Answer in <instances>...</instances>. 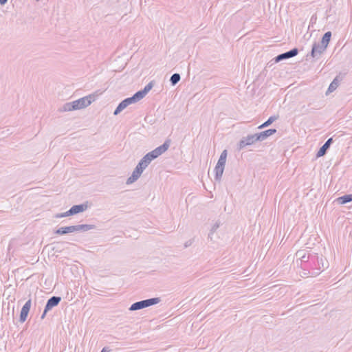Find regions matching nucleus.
<instances>
[{
    "instance_id": "1",
    "label": "nucleus",
    "mask_w": 352,
    "mask_h": 352,
    "mask_svg": "<svg viewBox=\"0 0 352 352\" xmlns=\"http://www.w3.org/2000/svg\"><path fill=\"white\" fill-rule=\"evenodd\" d=\"M160 301H161V299H160V298H158V297L138 301L136 302L133 303L131 305L129 310L130 311L140 310V309L146 308L150 306L156 305V304L159 303Z\"/></svg>"
},
{
    "instance_id": "2",
    "label": "nucleus",
    "mask_w": 352,
    "mask_h": 352,
    "mask_svg": "<svg viewBox=\"0 0 352 352\" xmlns=\"http://www.w3.org/2000/svg\"><path fill=\"white\" fill-rule=\"evenodd\" d=\"M256 142H260V139L258 133L248 135L246 137H243L238 143V149L241 150L247 146H250L256 143Z\"/></svg>"
},
{
    "instance_id": "3",
    "label": "nucleus",
    "mask_w": 352,
    "mask_h": 352,
    "mask_svg": "<svg viewBox=\"0 0 352 352\" xmlns=\"http://www.w3.org/2000/svg\"><path fill=\"white\" fill-rule=\"evenodd\" d=\"M94 100V96L89 95L88 96L82 97L78 100L72 102V104L75 105V109H81L90 105Z\"/></svg>"
},
{
    "instance_id": "4",
    "label": "nucleus",
    "mask_w": 352,
    "mask_h": 352,
    "mask_svg": "<svg viewBox=\"0 0 352 352\" xmlns=\"http://www.w3.org/2000/svg\"><path fill=\"white\" fill-rule=\"evenodd\" d=\"M226 162V158L223 157H219L217 164L214 168L215 171V180L220 182L223 173L225 165Z\"/></svg>"
},
{
    "instance_id": "5",
    "label": "nucleus",
    "mask_w": 352,
    "mask_h": 352,
    "mask_svg": "<svg viewBox=\"0 0 352 352\" xmlns=\"http://www.w3.org/2000/svg\"><path fill=\"white\" fill-rule=\"evenodd\" d=\"M298 50L294 47L286 52L282 53L276 56L274 58L276 63H278L283 60L288 59L296 56L298 54Z\"/></svg>"
},
{
    "instance_id": "6",
    "label": "nucleus",
    "mask_w": 352,
    "mask_h": 352,
    "mask_svg": "<svg viewBox=\"0 0 352 352\" xmlns=\"http://www.w3.org/2000/svg\"><path fill=\"white\" fill-rule=\"evenodd\" d=\"M323 45L320 43H314L312 45L310 56L314 58L318 59L320 55L326 50L327 48H323Z\"/></svg>"
},
{
    "instance_id": "7",
    "label": "nucleus",
    "mask_w": 352,
    "mask_h": 352,
    "mask_svg": "<svg viewBox=\"0 0 352 352\" xmlns=\"http://www.w3.org/2000/svg\"><path fill=\"white\" fill-rule=\"evenodd\" d=\"M31 305H32V300L29 299L25 303V305L23 306L22 309L21 310V313H20V317H19L20 322L23 323L26 320L28 314H29V311L31 308Z\"/></svg>"
},
{
    "instance_id": "8",
    "label": "nucleus",
    "mask_w": 352,
    "mask_h": 352,
    "mask_svg": "<svg viewBox=\"0 0 352 352\" xmlns=\"http://www.w3.org/2000/svg\"><path fill=\"white\" fill-rule=\"evenodd\" d=\"M333 142V138H329L325 142V143L318 151V152L316 153V157H320L324 156L327 153L328 149L331 146Z\"/></svg>"
},
{
    "instance_id": "9",
    "label": "nucleus",
    "mask_w": 352,
    "mask_h": 352,
    "mask_svg": "<svg viewBox=\"0 0 352 352\" xmlns=\"http://www.w3.org/2000/svg\"><path fill=\"white\" fill-rule=\"evenodd\" d=\"M61 301V298L60 296H52L50 298L47 303L45 305V311H50L54 307H56L59 302Z\"/></svg>"
},
{
    "instance_id": "10",
    "label": "nucleus",
    "mask_w": 352,
    "mask_h": 352,
    "mask_svg": "<svg viewBox=\"0 0 352 352\" xmlns=\"http://www.w3.org/2000/svg\"><path fill=\"white\" fill-rule=\"evenodd\" d=\"M170 140H166L164 142L163 144H162L161 146L157 147L156 148H155L153 151L156 154V155L157 157H159L160 155H161L162 154L165 153L168 149V148L170 146Z\"/></svg>"
},
{
    "instance_id": "11",
    "label": "nucleus",
    "mask_w": 352,
    "mask_h": 352,
    "mask_svg": "<svg viewBox=\"0 0 352 352\" xmlns=\"http://www.w3.org/2000/svg\"><path fill=\"white\" fill-rule=\"evenodd\" d=\"M76 232L75 226L60 227L58 229L56 230L54 233L58 235H63L71 232Z\"/></svg>"
},
{
    "instance_id": "12",
    "label": "nucleus",
    "mask_w": 352,
    "mask_h": 352,
    "mask_svg": "<svg viewBox=\"0 0 352 352\" xmlns=\"http://www.w3.org/2000/svg\"><path fill=\"white\" fill-rule=\"evenodd\" d=\"M88 208L87 202L79 205H74L73 206L70 210L71 212H72V214H76L80 212H82L85 211Z\"/></svg>"
},
{
    "instance_id": "13",
    "label": "nucleus",
    "mask_w": 352,
    "mask_h": 352,
    "mask_svg": "<svg viewBox=\"0 0 352 352\" xmlns=\"http://www.w3.org/2000/svg\"><path fill=\"white\" fill-rule=\"evenodd\" d=\"M277 132V130L276 129H270L265 131H263L262 132L258 133L260 142H262L265 140H266L268 137L270 135H274Z\"/></svg>"
},
{
    "instance_id": "14",
    "label": "nucleus",
    "mask_w": 352,
    "mask_h": 352,
    "mask_svg": "<svg viewBox=\"0 0 352 352\" xmlns=\"http://www.w3.org/2000/svg\"><path fill=\"white\" fill-rule=\"evenodd\" d=\"M342 80V78H340L339 76H337L333 81L331 82L330 85L329 86V88L327 89V91L326 94H328L329 93H331L333 91H335L337 87H338L340 82Z\"/></svg>"
},
{
    "instance_id": "15",
    "label": "nucleus",
    "mask_w": 352,
    "mask_h": 352,
    "mask_svg": "<svg viewBox=\"0 0 352 352\" xmlns=\"http://www.w3.org/2000/svg\"><path fill=\"white\" fill-rule=\"evenodd\" d=\"M279 118L278 115H274L270 116L265 122L258 126V129H261L271 125L274 121L278 120Z\"/></svg>"
},
{
    "instance_id": "16",
    "label": "nucleus",
    "mask_w": 352,
    "mask_h": 352,
    "mask_svg": "<svg viewBox=\"0 0 352 352\" xmlns=\"http://www.w3.org/2000/svg\"><path fill=\"white\" fill-rule=\"evenodd\" d=\"M331 38V32L328 31L324 34L320 41V44L323 45V48H327Z\"/></svg>"
},
{
    "instance_id": "17",
    "label": "nucleus",
    "mask_w": 352,
    "mask_h": 352,
    "mask_svg": "<svg viewBox=\"0 0 352 352\" xmlns=\"http://www.w3.org/2000/svg\"><path fill=\"white\" fill-rule=\"evenodd\" d=\"M76 232L78 231H83L87 232L88 230L95 229L96 226L91 225V224H80V225H75Z\"/></svg>"
},
{
    "instance_id": "18",
    "label": "nucleus",
    "mask_w": 352,
    "mask_h": 352,
    "mask_svg": "<svg viewBox=\"0 0 352 352\" xmlns=\"http://www.w3.org/2000/svg\"><path fill=\"white\" fill-rule=\"evenodd\" d=\"M142 173L138 170L134 169L132 175L127 179L126 184H130L135 182L140 176Z\"/></svg>"
},
{
    "instance_id": "19",
    "label": "nucleus",
    "mask_w": 352,
    "mask_h": 352,
    "mask_svg": "<svg viewBox=\"0 0 352 352\" xmlns=\"http://www.w3.org/2000/svg\"><path fill=\"white\" fill-rule=\"evenodd\" d=\"M338 202L340 204H345L352 201V194L344 195L337 199Z\"/></svg>"
},
{
    "instance_id": "20",
    "label": "nucleus",
    "mask_w": 352,
    "mask_h": 352,
    "mask_svg": "<svg viewBox=\"0 0 352 352\" xmlns=\"http://www.w3.org/2000/svg\"><path fill=\"white\" fill-rule=\"evenodd\" d=\"M73 110H76V109H75V105L74 104H72V102H67V103L64 104L63 106L59 109V111L61 112L70 111H73Z\"/></svg>"
},
{
    "instance_id": "21",
    "label": "nucleus",
    "mask_w": 352,
    "mask_h": 352,
    "mask_svg": "<svg viewBox=\"0 0 352 352\" xmlns=\"http://www.w3.org/2000/svg\"><path fill=\"white\" fill-rule=\"evenodd\" d=\"M128 105H126V102L123 100L122 102L119 103L116 109L113 112L114 116L118 115L122 111H123L125 108H126Z\"/></svg>"
},
{
    "instance_id": "22",
    "label": "nucleus",
    "mask_w": 352,
    "mask_h": 352,
    "mask_svg": "<svg viewBox=\"0 0 352 352\" xmlns=\"http://www.w3.org/2000/svg\"><path fill=\"white\" fill-rule=\"evenodd\" d=\"M181 79L180 74L178 73L173 74L170 78V82L172 86L177 85Z\"/></svg>"
},
{
    "instance_id": "23",
    "label": "nucleus",
    "mask_w": 352,
    "mask_h": 352,
    "mask_svg": "<svg viewBox=\"0 0 352 352\" xmlns=\"http://www.w3.org/2000/svg\"><path fill=\"white\" fill-rule=\"evenodd\" d=\"M145 96L146 94L142 90H140L133 95L136 102L142 100Z\"/></svg>"
},
{
    "instance_id": "24",
    "label": "nucleus",
    "mask_w": 352,
    "mask_h": 352,
    "mask_svg": "<svg viewBox=\"0 0 352 352\" xmlns=\"http://www.w3.org/2000/svg\"><path fill=\"white\" fill-rule=\"evenodd\" d=\"M296 256H299L302 262L307 261L309 256H306L305 250H299L296 252Z\"/></svg>"
},
{
    "instance_id": "25",
    "label": "nucleus",
    "mask_w": 352,
    "mask_h": 352,
    "mask_svg": "<svg viewBox=\"0 0 352 352\" xmlns=\"http://www.w3.org/2000/svg\"><path fill=\"white\" fill-rule=\"evenodd\" d=\"M144 157H146V159H148V161L151 162L152 160L157 158L158 157L156 155V154L154 153L153 151H151L146 153Z\"/></svg>"
},
{
    "instance_id": "26",
    "label": "nucleus",
    "mask_w": 352,
    "mask_h": 352,
    "mask_svg": "<svg viewBox=\"0 0 352 352\" xmlns=\"http://www.w3.org/2000/svg\"><path fill=\"white\" fill-rule=\"evenodd\" d=\"M139 163H142V165L143 167H144L145 168L148 166V164L151 163L150 161H148V159H146V157H143L140 161L139 162Z\"/></svg>"
},
{
    "instance_id": "27",
    "label": "nucleus",
    "mask_w": 352,
    "mask_h": 352,
    "mask_svg": "<svg viewBox=\"0 0 352 352\" xmlns=\"http://www.w3.org/2000/svg\"><path fill=\"white\" fill-rule=\"evenodd\" d=\"M63 244V243H60V242H56V243H54L53 245V248H52V250H54L56 252H60V246L61 245Z\"/></svg>"
},
{
    "instance_id": "28",
    "label": "nucleus",
    "mask_w": 352,
    "mask_h": 352,
    "mask_svg": "<svg viewBox=\"0 0 352 352\" xmlns=\"http://www.w3.org/2000/svg\"><path fill=\"white\" fill-rule=\"evenodd\" d=\"M153 87V83L151 82L148 84H147L143 89H142L144 93L146 95L147 93L152 89Z\"/></svg>"
},
{
    "instance_id": "29",
    "label": "nucleus",
    "mask_w": 352,
    "mask_h": 352,
    "mask_svg": "<svg viewBox=\"0 0 352 352\" xmlns=\"http://www.w3.org/2000/svg\"><path fill=\"white\" fill-rule=\"evenodd\" d=\"M124 101L126 102V105H128V106L129 104L136 102L133 96L131 97L125 98Z\"/></svg>"
},
{
    "instance_id": "30",
    "label": "nucleus",
    "mask_w": 352,
    "mask_h": 352,
    "mask_svg": "<svg viewBox=\"0 0 352 352\" xmlns=\"http://www.w3.org/2000/svg\"><path fill=\"white\" fill-rule=\"evenodd\" d=\"M135 169L142 173L145 168L142 166V163H138Z\"/></svg>"
},
{
    "instance_id": "31",
    "label": "nucleus",
    "mask_w": 352,
    "mask_h": 352,
    "mask_svg": "<svg viewBox=\"0 0 352 352\" xmlns=\"http://www.w3.org/2000/svg\"><path fill=\"white\" fill-rule=\"evenodd\" d=\"M219 227V223H216L212 228L211 230H210V234H212L214 233L216 230Z\"/></svg>"
},
{
    "instance_id": "32",
    "label": "nucleus",
    "mask_w": 352,
    "mask_h": 352,
    "mask_svg": "<svg viewBox=\"0 0 352 352\" xmlns=\"http://www.w3.org/2000/svg\"><path fill=\"white\" fill-rule=\"evenodd\" d=\"M227 155H228L227 150H223L222 151V153H221L220 157H223L227 158Z\"/></svg>"
},
{
    "instance_id": "33",
    "label": "nucleus",
    "mask_w": 352,
    "mask_h": 352,
    "mask_svg": "<svg viewBox=\"0 0 352 352\" xmlns=\"http://www.w3.org/2000/svg\"><path fill=\"white\" fill-rule=\"evenodd\" d=\"M64 215L66 217H69V216H72L73 215L72 214V212H71V210L69 209V210H67V212H64Z\"/></svg>"
},
{
    "instance_id": "34",
    "label": "nucleus",
    "mask_w": 352,
    "mask_h": 352,
    "mask_svg": "<svg viewBox=\"0 0 352 352\" xmlns=\"http://www.w3.org/2000/svg\"><path fill=\"white\" fill-rule=\"evenodd\" d=\"M55 217L56 218H62V217H65V216L64 215V212L63 213H58L55 215Z\"/></svg>"
},
{
    "instance_id": "35",
    "label": "nucleus",
    "mask_w": 352,
    "mask_h": 352,
    "mask_svg": "<svg viewBox=\"0 0 352 352\" xmlns=\"http://www.w3.org/2000/svg\"><path fill=\"white\" fill-rule=\"evenodd\" d=\"M100 352H110V349L108 347H104Z\"/></svg>"
},
{
    "instance_id": "36",
    "label": "nucleus",
    "mask_w": 352,
    "mask_h": 352,
    "mask_svg": "<svg viewBox=\"0 0 352 352\" xmlns=\"http://www.w3.org/2000/svg\"><path fill=\"white\" fill-rule=\"evenodd\" d=\"M191 243H192V242L190 241H186L184 244V247L188 248V246H190L191 245Z\"/></svg>"
},
{
    "instance_id": "37",
    "label": "nucleus",
    "mask_w": 352,
    "mask_h": 352,
    "mask_svg": "<svg viewBox=\"0 0 352 352\" xmlns=\"http://www.w3.org/2000/svg\"><path fill=\"white\" fill-rule=\"evenodd\" d=\"M48 311H45V308L44 309V311H43V314L41 315V319H43L45 317V315L47 313Z\"/></svg>"
},
{
    "instance_id": "38",
    "label": "nucleus",
    "mask_w": 352,
    "mask_h": 352,
    "mask_svg": "<svg viewBox=\"0 0 352 352\" xmlns=\"http://www.w3.org/2000/svg\"><path fill=\"white\" fill-rule=\"evenodd\" d=\"M8 0H0V5L3 6L7 3Z\"/></svg>"
}]
</instances>
